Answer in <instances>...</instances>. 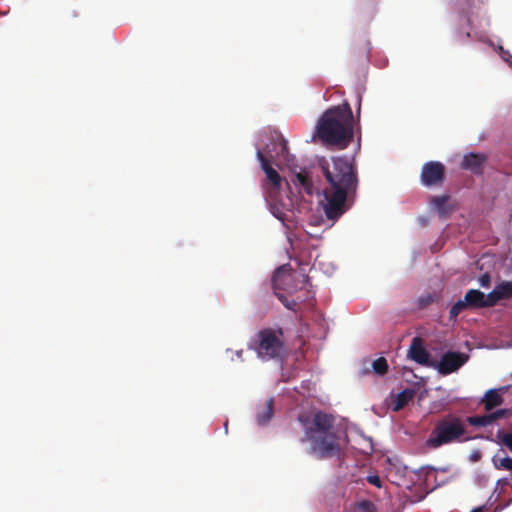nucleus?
I'll return each mask as SVG.
<instances>
[{"label":"nucleus","mask_w":512,"mask_h":512,"mask_svg":"<svg viewBox=\"0 0 512 512\" xmlns=\"http://www.w3.org/2000/svg\"><path fill=\"white\" fill-rule=\"evenodd\" d=\"M327 182L319 205L325 217L335 223L352 206L357 196L358 173L353 161L347 157H332L319 163Z\"/></svg>","instance_id":"1"},{"label":"nucleus","mask_w":512,"mask_h":512,"mask_svg":"<svg viewBox=\"0 0 512 512\" xmlns=\"http://www.w3.org/2000/svg\"><path fill=\"white\" fill-rule=\"evenodd\" d=\"M298 421L303 427L304 436L302 443L310 442V453L318 459L340 457L342 448L338 434L333 430L335 418L323 411H317L313 415L300 414Z\"/></svg>","instance_id":"2"},{"label":"nucleus","mask_w":512,"mask_h":512,"mask_svg":"<svg viewBox=\"0 0 512 512\" xmlns=\"http://www.w3.org/2000/svg\"><path fill=\"white\" fill-rule=\"evenodd\" d=\"M316 135L325 145L347 148L354 136V116L349 103L327 109L318 120Z\"/></svg>","instance_id":"3"},{"label":"nucleus","mask_w":512,"mask_h":512,"mask_svg":"<svg viewBox=\"0 0 512 512\" xmlns=\"http://www.w3.org/2000/svg\"><path fill=\"white\" fill-rule=\"evenodd\" d=\"M467 440H469V437L466 436L464 420L457 415L447 414L435 423L426 444L428 447L435 449L443 445Z\"/></svg>","instance_id":"4"},{"label":"nucleus","mask_w":512,"mask_h":512,"mask_svg":"<svg viewBox=\"0 0 512 512\" xmlns=\"http://www.w3.org/2000/svg\"><path fill=\"white\" fill-rule=\"evenodd\" d=\"M249 348L264 361L282 358L286 351L283 329L280 327L261 329L251 340Z\"/></svg>","instance_id":"5"},{"label":"nucleus","mask_w":512,"mask_h":512,"mask_svg":"<svg viewBox=\"0 0 512 512\" xmlns=\"http://www.w3.org/2000/svg\"><path fill=\"white\" fill-rule=\"evenodd\" d=\"M445 165L439 161L426 162L421 169V183L426 187L438 186L445 179Z\"/></svg>","instance_id":"6"},{"label":"nucleus","mask_w":512,"mask_h":512,"mask_svg":"<svg viewBox=\"0 0 512 512\" xmlns=\"http://www.w3.org/2000/svg\"><path fill=\"white\" fill-rule=\"evenodd\" d=\"M468 360V355L461 352L448 351L444 353L440 361H434L432 368L437 369L442 375H448L457 371Z\"/></svg>","instance_id":"7"},{"label":"nucleus","mask_w":512,"mask_h":512,"mask_svg":"<svg viewBox=\"0 0 512 512\" xmlns=\"http://www.w3.org/2000/svg\"><path fill=\"white\" fill-rule=\"evenodd\" d=\"M408 357L422 366H434V361L430 359V354L425 349L423 340L420 337H414L412 339L410 348L408 350Z\"/></svg>","instance_id":"8"},{"label":"nucleus","mask_w":512,"mask_h":512,"mask_svg":"<svg viewBox=\"0 0 512 512\" xmlns=\"http://www.w3.org/2000/svg\"><path fill=\"white\" fill-rule=\"evenodd\" d=\"M512 299V281L502 280L497 283L494 289L489 293V300L494 307L500 301Z\"/></svg>","instance_id":"9"},{"label":"nucleus","mask_w":512,"mask_h":512,"mask_svg":"<svg viewBox=\"0 0 512 512\" xmlns=\"http://www.w3.org/2000/svg\"><path fill=\"white\" fill-rule=\"evenodd\" d=\"M464 297L469 309L493 307L489 300V294L485 295L480 290L470 289Z\"/></svg>","instance_id":"10"},{"label":"nucleus","mask_w":512,"mask_h":512,"mask_svg":"<svg viewBox=\"0 0 512 512\" xmlns=\"http://www.w3.org/2000/svg\"><path fill=\"white\" fill-rule=\"evenodd\" d=\"M257 159L259 160L261 168L266 174V178L272 184V187L278 190L282 182V178L279 173L271 166L269 160L261 150H257Z\"/></svg>","instance_id":"11"},{"label":"nucleus","mask_w":512,"mask_h":512,"mask_svg":"<svg viewBox=\"0 0 512 512\" xmlns=\"http://www.w3.org/2000/svg\"><path fill=\"white\" fill-rule=\"evenodd\" d=\"M486 157L478 153H470L464 156L461 168L469 170L474 174H482Z\"/></svg>","instance_id":"12"},{"label":"nucleus","mask_w":512,"mask_h":512,"mask_svg":"<svg viewBox=\"0 0 512 512\" xmlns=\"http://www.w3.org/2000/svg\"><path fill=\"white\" fill-rule=\"evenodd\" d=\"M501 391H505V388L490 389L485 392L481 402L486 411H492L494 408L501 406L504 403Z\"/></svg>","instance_id":"13"},{"label":"nucleus","mask_w":512,"mask_h":512,"mask_svg":"<svg viewBox=\"0 0 512 512\" xmlns=\"http://www.w3.org/2000/svg\"><path fill=\"white\" fill-rule=\"evenodd\" d=\"M274 414V399L272 397L268 398L264 405L261 406L256 414L257 423L260 426H264L268 424V422L272 419Z\"/></svg>","instance_id":"14"},{"label":"nucleus","mask_w":512,"mask_h":512,"mask_svg":"<svg viewBox=\"0 0 512 512\" xmlns=\"http://www.w3.org/2000/svg\"><path fill=\"white\" fill-rule=\"evenodd\" d=\"M293 182L296 186L302 188L308 195H312L314 193V185L312 179L306 170H301L300 172L296 173Z\"/></svg>","instance_id":"15"},{"label":"nucleus","mask_w":512,"mask_h":512,"mask_svg":"<svg viewBox=\"0 0 512 512\" xmlns=\"http://www.w3.org/2000/svg\"><path fill=\"white\" fill-rule=\"evenodd\" d=\"M414 390L405 389L395 396L393 403V411H400L403 409L414 397Z\"/></svg>","instance_id":"16"},{"label":"nucleus","mask_w":512,"mask_h":512,"mask_svg":"<svg viewBox=\"0 0 512 512\" xmlns=\"http://www.w3.org/2000/svg\"><path fill=\"white\" fill-rule=\"evenodd\" d=\"M448 200V195L434 196L431 200L432 206L437 210L441 217H446L449 213V209L447 208Z\"/></svg>","instance_id":"17"},{"label":"nucleus","mask_w":512,"mask_h":512,"mask_svg":"<svg viewBox=\"0 0 512 512\" xmlns=\"http://www.w3.org/2000/svg\"><path fill=\"white\" fill-rule=\"evenodd\" d=\"M466 421L470 425L476 426V427H486L492 423L491 419L489 417V413L484 414V415L469 416V417H467Z\"/></svg>","instance_id":"18"},{"label":"nucleus","mask_w":512,"mask_h":512,"mask_svg":"<svg viewBox=\"0 0 512 512\" xmlns=\"http://www.w3.org/2000/svg\"><path fill=\"white\" fill-rule=\"evenodd\" d=\"M496 439L497 443L504 445L507 449H509L510 452H512V426L510 432L498 430Z\"/></svg>","instance_id":"19"},{"label":"nucleus","mask_w":512,"mask_h":512,"mask_svg":"<svg viewBox=\"0 0 512 512\" xmlns=\"http://www.w3.org/2000/svg\"><path fill=\"white\" fill-rule=\"evenodd\" d=\"M493 465L496 469H504L508 471H512V458L506 456L503 458H498L497 455H495L492 458Z\"/></svg>","instance_id":"20"},{"label":"nucleus","mask_w":512,"mask_h":512,"mask_svg":"<svg viewBox=\"0 0 512 512\" xmlns=\"http://www.w3.org/2000/svg\"><path fill=\"white\" fill-rule=\"evenodd\" d=\"M469 309L468 304L465 302V297L463 299L458 300L449 311V318L451 320L456 319V317L464 310Z\"/></svg>","instance_id":"21"},{"label":"nucleus","mask_w":512,"mask_h":512,"mask_svg":"<svg viewBox=\"0 0 512 512\" xmlns=\"http://www.w3.org/2000/svg\"><path fill=\"white\" fill-rule=\"evenodd\" d=\"M474 6V0H457V7L461 13L465 14L467 25L470 26V18L468 13Z\"/></svg>","instance_id":"22"},{"label":"nucleus","mask_w":512,"mask_h":512,"mask_svg":"<svg viewBox=\"0 0 512 512\" xmlns=\"http://www.w3.org/2000/svg\"><path fill=\"white\" fill-rule=\"evenodd\" d=\"M374 372L378 375H384L388 371V363L384 357H379L372 363Z\"/></svg>","instance_id":"23"},{"label":"nucleus","mask_w":512,"mask_h":512,"mask_svg":"<svg viewBox=\"0 0 512 512\" xmlns=\"http://www.w3.org/2000/svg\"><path fill=\"white\" fill-rule=\"evenodd\" d=\"M510 414H511V410L505 408V409H499L492 413H489V417L491 419V422L493 423L494 421H496L498 419L505 418V417L509 416Z\"/></svg>","instance_id":"24"},{"label":"nucleus","mask_w":512,"mask_h":512,"mask_svg":"<svg viewBox=\"0 0 512 512\" xmlns=\"http://www.w3.org/2000/svg\"><path fill=\"white\" fill-rule=\"evenodd\" d=\"M357 509L362 512H375V505L369 500H362L357 503Z\"/></svg>","instance_id":"25"},{"label":"nucleus","mask_w":512,"mask_h":512,"mask_svg":"<svg viewBox=\"0 0 512 512\" xmlns=\"http://www.w3.org/2000/svg\"><path fill=\"white\" fill-rule=\"evenodd\" d=\"M276 296L287 309L295 311L297 303L294 300H288V298L281 293H276Z\"/></svg>","instance_id":"26"},{"label":"nucleus","mask_w":512,"mask_h":512,"mask_svg":"<svg viewBox=\"0 0 512 512\" xmlns=\"http://www.w3.org/2000/svg\"><path fill=\"white\" fill-rule=\"evenodd\" d=\"M479 284L483 288H489L491 285V275L489 273H484L479 278Z\"/></svg>","instance_id":"27"},{"label":"nucleus","mask_w":512,"mask_h":512,"mask_svg":"<svg viewBox=\"0 0 512 512\" xmlns=\"http://www.w3.org/2000/svg\"><path fill=\"white\" fill-rule=\"evenodd\" d=\"M278 141L279 151L276 152V155L284 156V154L287 152V142L282 137H279Z\"/></svg>","instance_id":"28"},{"label":"nucleus","mask_w":512,"mask_h":512,"mask_svg":"<svg viewBox=\"0 0 512 512\" xmlns=\"http://www.w3.org/2000/svg\"><path fill=\"white\" fill-rule=\"evenodd\" d=\"M457 37H458V40H460V41H466L470 38V31L469 30H466V31L459 30L457 32Z\"/></svg>","instance_id":"29"},{"label":"nucleus","mask_w":512,"mask_h":512,"mask_svg":"<svg viewBox=\"0 0 512 512\" xmlns=\"http://www.w3.org/2000/svg\"><path fill=\"white\" fill-rule=\"evenodd\" d=\"M367 479H368V482L373 484L374 486L381 487V480H380L379 476H377V475L368 476Z\"/></svg>","instance_id":"30"},{"label":"nucleus","mask_w":512,"mask_h":512,"mask_svg":"<svg viewBox=\"0 0 512 512\" xmlns=\"http://www.w3.org/2000/svg\"><path fill=\"white\" fill-rule=\"evenodd\" d=\"M286 271V266L279 267L273 275V282L276 283L281 273Z\"/></svg>","instance_id":"31"},{"label":"nucleus","mask_w":512,"mask_h":512,"mask_svg":"<svg viewBox=\"0 0 512 512\" xmlns=\"http://www.w3.org/2000/svg\"><path fill=\"white\" fill-rule=\"evenodd\" d=\"M481 455L479 452H475L472 454L471 458L473 461H478L480 459Z\"/></svg>","instance_id":"32"},{"label":"nucleus","mask_w":512,"mask_h":512,"mask_svg":"<svg viewBox=\"0 0 512 512\" xmlns=\"http://www.w3.org/2000/svg\"><path fill=\"white\" fill-rule=\"evenodd\" d=\"M484 511H485V507L480 506V507L474 508L471 512H484Z\"/></svg>","instance_id":"33"},{"label":"nucleus","mask_w":512,"mask_h":512,"mask_svg":"<svg viewBox=\"0 0 512 512\" xmlns=\"http://www.w3.org/2000/svg\"><path fill=\"white\" fill-rule=\"evenodd\" d=\"M242 353H243V351H242V350H239V351H237V352H236V354H237V356H238L239 358H241V357H242Z\"/></svg>","instance_id":"34"},{"label":"nucleus","mask_w":512,"mask_h":512,"mask_svg":"<svg viewBox=\"0 0 512 512\" xmlns=\"http://www.w3.org/2000/svg\"><path fill=\"white\" fill-rule=\"evenodd\" d=\"M360 110H361V103H359V107H358V110H357V114L359 115L360 113Z\"/></svg>","instance_id":"35"},{"label":"nucleus","mask_w":512,"mask_h":512,"mask_svg":"<svg viewBox=\"0 0 512 512\" xmlns=\"http://www.w3.org/2000/svg\"><path fill=\"white\" fill-rule=\"evenodd\" d=\"M302 278H303V281L306 282L308 280L307 277H305V275H302Z\"/></svg>","instance_id":"36"}]
</instances>
